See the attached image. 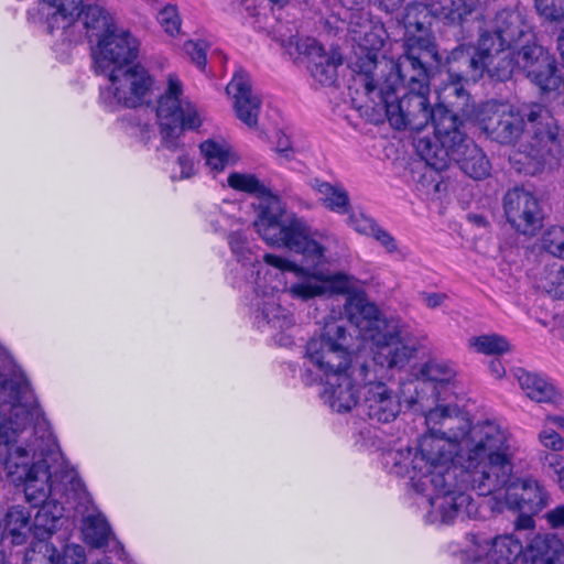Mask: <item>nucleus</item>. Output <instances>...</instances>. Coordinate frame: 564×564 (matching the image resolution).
<instances>
[{
	"label": "nucleus",
	"mask_w": 564,
	"mask_h": 564,
	"mask_svg": "<svg viewBox=\"0 0 564 564\" xmlns=\"http://www.w3.org/2000/svg\"><path fill=\"white\" fill-rule=\"evenodd\" d=\"M476 425L457 406L437 405L425 414L426 433L419 438L411 460L413 488L423 495L430 508L427 520L432 523H451L456 518H473L478 509L473 498L452 489L456 476L452 471L454 458L464 469L462 481L470 487L471 470L465 466L468 443Z\"/></svg>",
	"instance_id": "1"
},
{
	"label": "nucleus",
	"mask_w": 564,
	"mask_h": 564,
	"mask_svg": "<svg viewBox=\"0 0 564 564\" xmlns=\"http://www.w3.org/2000/svg\"><path fill=\"white\" fill-rule=\"evenodd\" d=\"M468 444L465 466L471 470L470 487L479 496L503 490L507 507L523 513L546 507L547 494L536 479L513 476L518 445L507 427L487 420L475 427Z\"/></svg>",
	"instance_id": "2"
},
{
	"label": "nucleus",
	"mask_w": 564,
	"mask_h": 564,
	"mask_svg": "<svg viewBox=\"0 0 564 564\" xmlns=\"http://www.w3.org/2000/svg\"><path fill=\"white\" fill-rule=\"evenodd\" d=\"M429 51H420L408 45L406 51L395 62L384 64L389 74L379 85L367 72L356 78V85L362 87V94L352 100L359 109H371L378 116L386 115L395 129L421 131L433 120L436 132L438 110H431L429 105V74L423 63V55Z\"/></svg>",
	"instance_id": "3"
},
{
	"label": "nucleus",
	"mask_w": 564,
	"mask_h": 564,
	"mask_svg": "<svg viewBox=\"0 0 564 564\" xmlns=\"http://www.w3.org/2000/svg\"><path fill=\"white\" fill-rule=\"evenodd\" d=\"M475 120L488 137L502 144H511L522 135L530 138L529 147L522 145L523 150L510 156L519 172L534 174L551 165V156L558 150L557 127L540 105L519 108L506 101L488 100L477 108Z\"/></svg>",
	"instance_id": "4"
},
{
	"label": "nucleus",
	"mask_w": 564,
	"mask_h": 564,
	"mask_svg": "<svg viewBox=\"0 0 564 564\" xmlns=\"http://www.w3.org/2000/svg\"><path fill=\"white\" fill-rule=\"evenodd\" d=\"M36 397L21 369L10 378L0 373V466L6 477L14 481L26 480L32 469L28 462L32 458L29 448L41 441V436L24 437L25 429L41 416ZM29 478L26 492L34 497L41 492L36 486L42 481Z\"/></svg>",
	"instance_id": "5"
},
{
	"label": "nucleus",
	"mask_w": 564,
	"mask_h": 564,
	"mask_svg": "<svg viewBox=\"0 0 564 564\" xmlns=\"http://www.w3.org/2000/svg\"><path fill=\"white\" fill-rule=\"evenodd\" d=\"M325 296L347 294L345 314L360 334L373 343V361L387 369H402L415 356L416 348L399 326L398 322L387 319L378 307L369 302L358 281L344 272L323 271Z\"/></svg>",
	"instance_id": "6"
},
{
	"label": "nucleus",
	"mask_w": 564,
	"mask_h": 564,
	"mask_svg": "<svg viewBox=\"0 0 564 564\" xmlns=\"http://www.w3.org/2000/svg\"><path fill=\"white\" fill-rule=\"evenodd\" d=\"M32 458L28 467L32 469L29 478L42 481L36 486L41 492L30 497L26 492L29 479L14 481L6 477L10 482L24 487L26 500L33 506H41L32 522V532L36 540H45L62 524L64 512L63 501L78 497L83 491V484L75 470L69 469L62 457L58 446L52 435L41 436V441L29 448Z\"/></svg>",
	"instance_id": "7"
},
{
	"label": "nucleus",
	"mask_w": 564,
	"mask_h": 564,
	"mask_svg": "<svg viewBox=\"0 0 564 564\" xmlns=\"http://www.w3.org/2000/svg\"><path fill=\"white\" fill-rule=\"evenodd\" d=\"M229 187L258 197V214L253 226L262 240L274 247H284L303 257L307 264L317 265L325 259V246L317 234L285 209L280 198L254 175L234 172L227 177Z\"/></svg>",
	"instance_id": "8"
},
{
	"label": "nucleus",
	"mask_w": 564,
	"mask_h": 564,
	"mask_svg": "<svg viewBox=\"0 0 564 564\" xmlns=\"http://www.w3.org/2000/svg\"><path fill=\"white\" fill-rule=\"evenodd\" d=\"M436 113V141L425 137L415 141L416 152L426 165L442 171L451 161H455L471 178L488 176L490 163L482 150L466 138L458 117L451 110H438Z\"/></svg>",
	"instance_id": "9"
},
{
	"label": "nucleus",
	"mask_w": 564,
	"mask_h": 564,
	"mask_svg": "<svg viewBox=\"0 0 564 564\" xmlns=\"http://www.w3.org/2000/svg\"><path fill=\"white\" fill-rule=\"evenodd\" d=\"M229 245L232 253L243 265H257V278L254 280L253 316L259 329L270 332L281 346H290L293 340L286 333L295 326L294 314L283 307L280 303L279 293L283 284L282 273H273L264 268L258 257L252 253L246 238L239 234L229 237Z\"/></svg>",
	"instance_id": "10"
},
{
	"label": "nucleus",
	"mask_w": 564,
	"mask_h": 564,
	"mask_svg": "<svg viewBox=\"0 0 564 564\" xmlns=\"http://www.w3.org/2000/svg\"><path fill=\"white\" fill-rule=\"evenodd\" d=\"M512 48L499 46L489 32L479 36L475 52L469 46L453 50L447 58V73L452 84L445 88L457 98L466 97L462 83L477 82L484 73L497 80L505 82L517 68Z\"/></svg>",
	"instance_id": "11"
},
{
	"label": "nucleus",
	"mask_w": 564,
	"mask_h": 564,
	"mask_svg": "<svg viewBox=\"0 0 564 564\" xmlns=\"http://www.w3.org/2000/svg\"><path fill=\"white\" fill-rule=\"evenodd\" d=\"M304 358L322 379L358 364L350 347V336L341 321L325 323L321 333L306 343Z\"/></svg>",
	"instance_id": "12"
},
{
	"label": "nucleus",
	"mask_w": 564,
	"mask_h": 564,
	"mask_svg": "<svg viewBox=\"0 0 564 564\" xmlns=\"http://www.w3.org/2000/svg\"><path fill=\"white\" fill-rule=\"evenodd\" d=\"M156 117L162 140L170 149H176L178 140L186 129H196L202 124V117L194 104L183 96L180 78L170 74L166 88L158 101Z\"/></svg>",
	"instance_id": "13"
},
{
	"label": "nucleus",
	"mask_w": 564,
	"mask_h": 564,
	"mask_svg": "<svg viewBox=\"0 0 564 564\" xmlns=\"http://www.w3.org/2000/svg\"><path fill=\"white\" fill-rule=\"evenodd\" d=\"M104 75L108 84L100 90V101L109 109L134 108L149 100L153 79L143 66L129 64Z\"/></svg>",
	"instance_id": "14"
},
{
	"label": "nucleus",
	"mask_w": 564,
	"mask_h": 564,
	"mask_svg": "<svg viewBox=\"0 0 564 564\" xmlns=\"http://www.w3.org/2000/svg\"><path fill=\"white\" fill-rule=\"evenodd\" d=\"M263 260L265 264L282 273L281 290L286 292L291 299L308 302L325 296L322 270H313L288 258L271 253L265 254ZM273 273H278V271H273Z\"/></svg>",
	"instance_id": "15"
},
{
	"label": "nucleus",
	"mask_w": 564,
	"mask_h": 564,
	"mask_svg": "<svg viewBox=\"0 0 564 564\" xmlns=\"http://www.w3.org/2000/svg\"><path fill=\"white\" fill-rule=\"evenodd\" d=\"M372 371L365 364L358 362L350 369L340 370L323 378L322 398L337 413L350 412L359 403V387L366 386Z\"/></svg>",
	"instance_id": "16"
},
{
	"label": "nucleus",
	"mask_w": 564,
	"mask_h": 564,
	"mask_svg": "<svg viewBox=\"0 0 564 564\" xmlns=\"http://www.w3.org/2000/svg\"><path fill=\"white\" fill-rule=\"evenodd\" d=\"M140 43L129 31L116 29L96 42L93 48L96 72L105 74L131 64L138 56Z\"/></svg>",
	"instance_id": "17"
},
{
	"label": "nucleus",
	"mask_w": 564,
	"mask_h": 564,
	"mask_svg": "<svg viewBox=\"0 0 564 564\" xmlns=\"http://www.w3.org/2000/svg\"><path fill=\"white\" fill-rule=\"evenodd\" d=\"M503 209L510 225L523 235L532 236L542 227L541 204L528 189L522 187L509 189L503 198Z\"/></svg>",
	"instance_id": "18"
},
{
	"label": "nucleus",
	"mask_w": 564,
	"mask_h": 564,
	"mask_svg": "<svg viewBox=\"0 0 564 564\" xmlns=\"http://www.w3.org/2000/svg\"><path fill=\"white\" fill-rule=\"evenodd\" d=\"M349 30L352 34L354 41L368 51L362 65L354 78V87L356 89V94L360 95L362 94V87L356 85V78L360 74L367 72L370 76H372L377 85L379 84L378 72L387 76L389 70L384 68V64L390 63L391 61L377 62L375 55L371 54V51L381 48L383 40L380 34L381 26L372 24L368 17L352 14L349 22Z\"/></svg>",
	"instance_id": "19"
},
{
	"label": "nucleus",
	"mask_w": 564,
	"mask_h": 564,
	"mask_svg": "<svg viewBox=\"0 0 564 564\" xmlns=\"http://www.w3.org/2000/svg\"><path fill=\"white\" fill-rule=\"evenodd\" d=\"M290 46H294L299 55H304L308 62L312 77L321 85H332L337 77V68L343 58L337 48L326 51L315 39L292 37Z\"/></svg>",
	"instance_id": "20"
},
{
	"label": "nucleus",
	"mask_w": 564,
	"mask_h": 564,
	"mask_svg": "<svg viewBox=\"0 0 564 564\" xmlns=\"http://www.w3.org/2000/svg\"><path fill=\"white\" fill-rule=\"evenodd\" d=\"M376 373L372 372L371 379L366 381L362 406L369 419L380 423H389L401 413L400 393L404 397V400L408 397L406 393L403 394L382 381H376Z\"/></svg>",
	"instance_id": "21"
},
{
	"label": "nucleus",
	"mask_w": 564,
	"mask_h": 564,
	"mask_svg": "<svg viewBox=\"0 0 564 564\" xmlns=\"http://www.w3.org/2000/svg\"><path fill=\"white\" fill-rule=\"evenodd\" d=\"M226 93L232 99L237 118L249 128L257 127L261 99L252 91L250 76L242 69L236 70Z\"/></svg>",
	"instance_id": "22"
},
{
	"label": "nucleus",
	"mask_w": 564,
	"mask_h": 564,
	"mask_svg": "<svg viewBox=\"0 0 564 564\" xmlns=\"http://www.w3.org/2000/svg\"><path fill=\"white\" fill-rule=\"evenodd\" d=\"M522 551V544L518 539L505 534L492 540H477L471 552L475 561L485 557L488 564H517Z\"/></svg>",
	"instance_id": "23"
},
{
	"label": "nucleus",
	"mask_w": 564,
	"mask_h": 564,
	"mask_svg": "<svg viewBox=\"0 0 564 564\" xmlns=\"http://www.w3.org/2000/svg\"><path fill=\"white\" fill-rule=\"evenodd\" d=\"M77 14L78 15L75 18L72 24H69L66 29L54 30L52 33L61 32V34H64L70 26L80 20L90 42H97L100 40V37H104L118 29L110 12L97 2H88L83 4L82 0H79Z\"/></svg>",
	"instance_id": "24"
},
{
	"label": "nucleus",
	"mask_w": 564,
	"mask_h": 564,
	"mask_svg": "<svg viewBox=\"0 0 564 564\" xmlns=\"http://www.w3.org/2000/svg\"><path fill=\"white\" fill-rule=\"evenodd\" d=\"M79 0H40L31 18L46 26L48 32L64 30L75 20Z\"/></svg>",
	"instance_id": "25"
},
{
	"label": "nucleus",
	"mask_w": 564,
	"mask_h": 564,
	"mask_svg": "<svg viewBox=\"0 0 564 564\" xmlns=\"http://www.w3.org/2000/svg\"><path fill=\"white\" fill-rule=\"evenodd\" d=\"M25 564H85L86 555L83 546L70 544L65 546L61 556L57 549L45 540H36L25 552Z\"/></svg>",
	"instance_id": "26"
},
{
	"label": "nucleus",
	"mask_w": 564,
	"mask_h": 564,
	"mask_svg": "<svg viewBox=\"0 0 564 564\" xmlns=\"http://www.w3.org/2000/svg\"><path fill=\"white\" fill-rule=\"evenodd\" d=\"M416 376V380L401 384V392L403 394L411 392L412 390L416 393L415 397L410 395V398L405 399V403L409 406L422 403L424 397L419 392V389H422V386L448 383L455 378V370L446 362L431 360L420 368Z\"/></svg>",
	"instance_id": "27"
},
{
	"label": "nucleus",
	"mask_w": 564,
	"mask_h": 564,
	"mask_svg": "<svg viewBox=\"0 0 564 564\" xmlns=\"http://www.w3.org/2000/svg\"><path fill=\"white\" fill-rule=\"evenodd\" d=\"M499 46L512 48L522 37L530 36V26L518 11L502 10L495 19V33L491 34Z\"/></svg>",
	"instance_id": "28"
},
{
	"label": "nucleus",
	"mask_w": 564,
	"mask_h": 564,
	"mask_svg": "<svg viewBox=\"0 0 564 564\" xmlns=\"http://www.w3.org/2000/svg\"><path fill=\"white\" fill-rule=\"evenodd\" d=\"M527 564H564V546L550 534H536L524 550Z\"/></svg>",
	"instance_id": "29"
},
{
	"label": "nucleus",
	"mask_w": 564,
	"mask_h": 564,
	"mask_svg": "<svg viewBox=\"0 0 564 564\" xmlns=\"http://www.w3.org/2000/svg\"><path fill=\"white\" fill-rule=\"evenodd\" d=\"M534 64L529 65L525 73L528 78L542 91L557 90L562 85V78L557 75V68L554 57L545 48H535Z\"/></svg>",
	"instance_id": "30"
},
{
	"label": "nucleus",
	"mask_w": 564,
	"mask_h": 564,
	"mask_svg": "<svg viewBox=\"0 0 564 564\" xmlns=\"http://www.w3.org/2000/svg\"><path fill=\"white\" fill-rule=\"evenodd\" d=\"M31 511L24 506H12L0 520V542L8 538L12 544L26 542L32 532Z\"/></svg>",
	"instance_id": "31"
},
{
	"label": "nucleus",
	"mask_w": 564,
	"mask_h": 564,
	"mask_svg": "<svg viewBox=\"0 0 564 564\" xmlns=\"http://www.w3.org/2000/svg\"><path fill=\"white\" fill-rule=\"evenodd\" d=\"M514 377L524 394L535 402L552 403L557 399V391L552 383L543 377L517 369Z\"/></svg>",
	"instance_id": "32"
},
{
	"label": "nucleus",
	"mask_w": 564,
	"mask_h": 564,
	"mask_svg": "<svg viewBox=\"0 0 564 564\" xmlns=\"http://www.w3.org/2000/svg\"><path fill=\"white\" fill-rule=\"evenodd\" d=\"M487 2L488 0H438L431 4V10L437 18L457 24Z\"/></svg>",
	"instance_id": "33"
},
{
	"label": "nucleus",
	"mask_w": 564,
	"mask_h": 564,
	"mask_svg": "<svg viewBox=\"0 0 564 564\" xmlns=\"http://www.w3.org/2000/svg\"><path fill=\"white\" fill-rule=\"evenodd\" d=\"M199 148L205 163L214 176L237 161L236 154L225 142L206 140Z\"/></svg>",
	"instance_id": "34"
},
{
	"label": "nucleus",
	"mask_w": 564,
	"mask_h": 564,
	"mask_svg": "<svg viewBox=\"0 0 564 564\" xmlns=\"http://www.w3.org/2000/svg\"><path fill=\"white\" fill-rule=\"evenodd\" d=\"M311 186L327 209L338 214H346L348 212L349 196L341 185L315 178L311 182Z\"/></svg>",
	"instance_id": "35"
},
{
	"label": "nucleus",
	"mask_w": 564,
	"mask_h": 564,
	"mask_svg": "<svg viewBox=\"0 0 564 564\" xmlns=\"http://www.w3.org/2000/svg\"><path fill=\"white\" fill-rule=\"evenodd\" d=\"M110 528L104 516L89 514L83 522V534L85 541L95 547L105 545L110 536Z\"/></svg>",
	"instance_id": "36"
},
{
	"label": "nucleus",
	"mask_w": 564,
	"mask_h": 564,
	"mask_svg": "<svg viewBox=\"0 0 564 564\" xmlns=\"http://www.w3.org/2000/svg\"><path fill=\"white\" fill-rule=\"evenodd\" d=\"M468 346L484 355H502L511 350L510 341L499 334H484L469 338Z\"/></svg>",
	"instance_id": "37"
},
{
	"label": "nucleus",
	"mask_w": 564,
	"mask_h": 564,
	"mask_svg": "<svg viewBox=\"0 0 564 564\" xmlns=\"http://www.w3.org/2000/svg\"><path fill=\"white\" fill-rule=\"evenodd\" d=\"M543 289L554 297L564 299V267L554 263L544 276Z\"/></svg>",
	"instance_id": "38"
},
{
	"label": "nucleus",
	"mask_w": 564,
	"mask_h": 564,
	"mask_svg": "<svg viewBox=\"0 0 564 564\" xmlns=\"http://www.w3.org/2000/svg\"><path fill=\"white\" fill-rule=\"evenodd\" d=\"M543 468L552 474L553 480L564 491V456L552 453H543L540 457Z\"/></svg>",
	"instance_id": "39"
},
{
	"label": "nucleus",
	"mask_w": 564,
	"mask_h": 564,
	"mask_svg": "<svg viewBox=\"0 0 564 564\" xmlns=\"http://www.w3.org/2000/svg\"><path fill=\"white\" fill-rule=\"evenodd\" d=\"M543 247L553 256L564 258V227L547 229L543 235Z\"/></svg>",
	"instance_id": "40"
},
{
	"label": "nucleus",
	"mask_w": 564,
	"mask_h": 564,
	"mask_svg": "<svg viewBox=\"0 0 564 564\" xmlns=\"http://www.w3.org/2000/svg\"><path fill=\"white\" fill-rule=\"evenodd\" d=\"M538 13L549 21L564 20V0H534Z\"/></svg>",
	"instance_id": "41"
},
{
	"label": "nucleus",
	"mask_w": 564,
	"mask_h": 564,
	"mask_svg": "<svg viewBox=\"0 0 564 564\" xmlns=\"http://www.w3.org/2000/svg\"><path fill=\"white\" fill-rule=\"evenodd\" d=\"M158 21L166 33L176 35L181 29V19L174 6H165L158 15Z\"/></svg>",
	"instance_id": "42"
},
{
	"label": "nucleus",
	"mask_w": 564,
	"mask_h": 564,
	"mask_svg": "<svg viewBox=\"0 0 564 564\" xmlns=\"http://www.w3.org/2000/svg\"><path fill=\"white\" fill-rule=\"evenodd\" d=\"M540 444L554 452L564 451V437H562L558 431L551 429L546 425H542L541 431L538 434Z\"/></svg>",
	"instance_id": "43"
},
{
	"label": "nucleus",
	"mask_w": 564,
	"mask_h": 564,
	"mask_svg": "<svg viewBox=\"0 0 564 564\" xmlns=\"http://www.w3.org/2000/svg\"><path fill=\"white\" fill-rule=\"evenodd\" d=\"M207 43L205 41L188 40L184 43L183 50L186 55L196 64L197 67L203 69L206 65V51Z\"/></svg>",
	"instance_id": "44"
},
{
	"label": "nucleus",
	"mask_w": 564,
	"mask_h": 564,
	"mask_svg": "<svg viewBox=\"0 0 564 564\" xmlns=\"http://www.w3.org/2000/svg\"><path fill=\"white\" fill-rule=\"evenodd\" d=\"M348 225L359 234L370 236L378 224L361 212H354L347 219Z\"/></svg>",
	"instance_id": "45"
},
{
	"label": "nucleus",
	"mask_w": 564,
	"mask_h": 564,
	"mask_svg": "<svg viewBox=\"0 0 564 564\" xmlns=\"http://www.w3.org/2000/svg\"><path fill=\"white\" fill-rule=\"evenodd\" d=\"M370 237L376 239L380 246L386 249L387 252L397 253L399 251V246L395 238L379 225L376 227Z\"/></svg>",
	"instance_id": "46"
},
{
	"label": "nucleus",
	"mask_w": 564,
	"mask_h": 564,
	"mask_svg": "<svg viewBox=\"0 0 564 564\" xmlns=\"http://www.w3.org/2000/svg\"><path fill=\"white\" fill-rule=\"evenodd\" d=\"M535 48H543V47L540 45H536L535 43H532V44L528 43L521 47V50L517 54V59H516V64H517L518 68L522 69L525 73L529 70V65L534 64V61H535V54H532V52Z\"/></svg>",
	"instance_id": "47"
},
{
	"label": "nucleus",
	"mask_w": 564,
	"mask_h": 564,
	"mask_svg": "<svg viewBox=\"0 0 564 564\" xmlns=\"http://www.w3.org/2000/svg\"><path fill=\"white\" fill-rule=\"evenodd\" d=\"M176 164L180 167V178H189L196 172L195 162L186 152L178 155Z\"/></svg>",
	"instance_id": "48"
},
{
	"label": "nucleus",
	"mask_w": 564,
	"mask_h": 564,
	"mask_svg": "<svg viewBox=\"0 0 564 564\" xmlns=\"http://www.w3.org/2000/svg\"><path fill=\"white\" fill-rule=\"evenodd\" d=\"M421 301L431 310L441 307L448 299L447 294L442 292H422Z\"/></svg>",
	"instance_id": "49"
},
{
	"label": "nucleus",
	"mask_w": 564,
	"mask_h": 564,
	"mask_svg": "<svg viewBox=\"0 0 564 564\" xmlns=\"http://www.w3.org/2000/svg\"><path fill=\"white\" fill-rule=\"evenodd\" d=\"M545 519L552 528H564V505L557 506L546 512Z\"/></svg>",
	"instance_id": "50"
},
{
	"label": "nucleus",
	"mask_w": 564,
	"mask_h": 564,
	"mask_svg": "<svg viewBox=\"0 0 564 564\" xmlns=\"http://www.w3.org/2000/svg\"><path fill=\"white\" fill-rule=\"evenodd\" d=\"M276 152L280 153L283 158L290 159L292 149H291V142L288 137L282 135L279 138L276 142Z\"/></svg>",
	"instance_id": "51"
},
{
	"label": "nucleus",
	"mask_w": 564,
	"mask_h": 564,
	"mask_svg": "<svg viewBox=\"0 0 564 564\" xmlns=\"http://www.w3.org/2000/svg\"><path fill=\"white\" fill-rule=\"evenodd\" d=\"M544 425L556 431H564V416L563 415H546Z\"/></svg>",
	"instance_id": "52"
},
{
	"label": "nucleus",
	"mask_w": 564,
	"mask_h": 564,
	"mask_svg": "<svg viewBox=\"0 0 564 564\" xmlns=\"http://www.w3.org/2000/svg\"><path fill=\"white\" fill-rule=\"evenodd\" d=\"M225 207H226V210L220 208L221 219H216V223L219 225V228L224 227L223 223H228L229 213L237 209V206L234 203H225Z\"/></svg>",
	"instance_id": "53"
},
{
	"label": "nucleus",
	"mask_w": 564,
	"mask_h": 564,
	"mask_svg": "<svg viewBox=\"0 0 564 564\" xmlns=\"http://www.w3.org/2000/svg\"><path fill=\"white\" fill-rule=\"evenodd\" d=\"M489 369L491 375L497 379L502 378L506 373V369L500 360H491L489 364Z\"/></svg>",
	"instance_id": "54"
},
{
	"label": "nucleus",
	"mask_w": 564,
	"mask_h": 564,
	"mask_svg": "<svg viewBox=\"0 0 564 564\" xmlns=\"http://www.w3.org/2000/svg\"><path fill=\"white\" fill-rule=\"evenodd\" d=\"M521 513L522 514L519 517V519L517 521V528H519V529L533 528L534 521H533L532 517L530 516L531 513H523V512H521Z\"/></svg>",
	"instance_id": "55"
},
{
	"label": "nucleus",
	"mask_w": 564,
	"mask_h": 564,
	"mask_svg": "<svg viewBox=\"0 0 564 564\" xmlns=\"http://www.w3.org/2000/svg\"><path fill=\"white\" fill-rule=\"evenodd\" d=\"M417 8H419V6H416V4L408 6V8H406V11H408L406 18H410L411 12L414 11V10H417Z\"/></svg>",
	"instance_id": "56"
},
{
	"label": "nucleus",
	"mask_w": 564,
	"mask_h": 564,
	"mask_svg": "<svg viewBox=\"0 0 564 564\" xmlns=\"http://www.w3.org/2000/svg\"><path fill=\"white\" fill-rule=\"evenodd\" d=\"M271 2L273 3H276L279 6H284L290 0H270Z\"/></svg>",
	"instance_id": "57"
},
{
	"label": "nucleus",
	"mask_w": 564,
	"mask_h": 564,
	"mask_svg": "<svg viewBox=\"0 0 564 564\" xmlns=\"http://www.w3.org/2000/svg\"><path fill=\"white\" fill-rule=\"evenodd\" d=\"M97 564H109L107 560L100 561Z\"/></svg>",
	"instance_id": "58"
},
{
	"label": "nucleus",
	"mask_w": 564,
	"mask_h": 564,
	"mask_svg": "<svg viewBox=\"0 0 564 564\" xmlns=\"http://www.w3.org/2000/svg\"><path fill=\"white\" fill-rule=\"evenodd\" d=\"M0 564H6V562H4L3 557H2V555H0Z\"/></svg>",
	"instance_id": "59"
}]
</instances>
